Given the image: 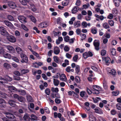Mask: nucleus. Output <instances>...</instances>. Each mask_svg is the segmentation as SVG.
I'll list each match as a JSON object with an SVG mask.
<instances>
[{"instance_id":"obj_49","label":"nucleus","mask_w":121,"mask_h":121,"mask_svg":"<svg viewBox=\"0 0 121 121\" xmlns=\"http://www.w3.org/2000/svg\"><path fill=\"white\" fill-rule=\"evenodd\" d=\"M81 4V1L80 0H77L75 3V5L77 6H79Z\"/></svg>"},{"instance_id":"obj_46","label":"nucleus","mask_w":121,"mask_h":121,"mask_svg":"<svg viewBox=\"0 0 121 121\" xmlns=\"http://www.w3.org/2000/svg\"><path fill=\"white\" fill-rule=\"evenodd\" d=\"M78 58V55H75L73 57V61L74 62H77Z\"/></svg>"},{"instance_id":"obj_19","label":"nucleus","mask_w":121,"mask_h":121,"mask_svg":"<svg viewBox=\"0 0 121 121\" xmlns=\"http://www.w3.org/2000/svg\"><path fill=\"white\" fill-rule=\"evenodd\" d=\"M75 70V73L77 74H78L80 71V67L78 65H76Z\"/></svg>"},{"instance_id":"obj_45","label":"nucleus","mask_w":121,"mask_h":121,"mask_svg":"<svg viewBox=\"0 0 121 121\" xmlns=\"http://www.w3.org/2000/svg\"><path fill=\"white\" fill-rule=\"evenodd\" d=\"M55 102L56 103L59 104L61 102V101L59 99L56 98L55 99Z\"/></svg>"},{"instance_id":"obj_12","label":"nucleus","mask_w":121,"mask_h":121,"mask_svg":"<svg viewBox=\"0 0 121 121\" xmlns=\"http://www.w3.org/2000/svg\"><path fill=\"white\" fill-rule=\"evenodd\" d=\"M2 54L3 55V56L5 58H11V55L6 52H4Z\"/></svg>"},{"instance_id":"obj_4","label":"nucleus","mask_w":121,"mask_h":121,"mask_svg":"<svg viewBox=\"0 0 121 121\" xmlns=\"http://www.w3.org/2000/svg\"><path fill=\"white\" fill-rule=\"evenodd\" d=\"M20 56L22 59L21 62L22 63H27L28 62V57L25 54H22Z\"/></svg>"},{"instance_id":"obj_18","label":"nucleus","mask_w":121,"mask_h":121,"mask_svg":"<svg viewBox=\"0 0 121 121\" xmlns=\"http://www.w3.org/2000/svg\"><path fill=\"white\" fill-rule=\"evenodd\" d=\"M26 98L28 102H33V100L32 97L30 95L27 96Z\"/></svg>"},{"instance_id":"obj_50","label":"nucleus","mask_w":121,"mask_h":121,"mask_svg":"<svg viewBox=\"0 0 121 121\" xmlns=\"http://www.w3.org/2000/svg\"><path fill=\"white\" fill-rule=\"evenodd\" d=\"M106 54V51L105 50H102L101 52V56H104Z\"/></svg>"},{"instance_id":"obj_8","label":"nucleus","mask_w":121,"mask_h":121,"mask_svg":"<svg viewBox=\"0 0 121 121\" xmlns=\"http://www.w3.org/2000/svg\"><path fill=\"white\" fill-rule=\"evenodd\" d=\"M60 51L59 48L57 46H55L54 48V53L56 55L58 54Z\"/></svg>"},{"instance_id":"obj_5","label":"nucleus","mask_w":121,"mask_h":121,"mask_svg":"<svg viewBox=\"0 0 121 121\" xmlns=\"http://www.w3.org/2000/svg\"><path fill=\"white\" fill-rule=\"evenodd\" d=\"M18 19L21 22L23 23H26L27 22L26 18L22 16H18Z\"/></svg>"},{"instance_id":"obj_43","label":"nucleus","mask_w":121,"mask_h":121,"mask_svg":"<svg viewBox=\"0 0 121 121\" xmlns=\"http://www.w3.org/2000/svg\"><path fill=\"white\" fill-rule=\"evenodd\" d=\"M112 13L114 15H115L117 13V9L115 8H113L112 10Z\"/></svg>"},{"instance_id":"obj_13","label":"nucleus","mask_w":121,"mask_h":121,"mask_svg":"<svg viewBox=\"0 0 121 121\" xmlns=\"http://www.w3.org/2000/svg\"><path fill=\"white\" fill-rule=\"evenodd\" d=\"M9 104L12 107H15L16 105L15 102L13 100H10L8 102Z\"/></svg>"},{"instance_id":"obj_27","label":"nucleus","mask_w":121,"mask_h":121,"mask_svg":"<svg viewBox=\"0 0 121 121\" xmlns=\"http://www.w3.org/2000/svg\"><path fill=\"white\" fill-rule=\"evenodd\" d=\"M80 36L82 38L81 39V40L82 41L86 39V35L84 34H80Z\"/></svg>"},{"instance_id":"obj_15","label":"nucleus","mask_w":121,"mask_h":121,"mask_svg":"<svg viewBox=\"0 0 121 121\" xmlns=\"http://www.w3.org/2000/svg\"><path fill=\"white\" fill-rule=\"evenodd\" d=\"M79 7L78 6H75L74 8L72 10V12L73 13H77L78 11Z\"/></svg>"},{"instance_id":"obj_53","label":"nucleus","mask_w":121,"mask_h":121,"mask_svg":"<svg viewBox=\"0 0 121 121\" xmlns=\"http://www.w3.org/2000/svg\"><path fill=\"white\" fill-rule=\"evenodd\" d=\"M106 37V35L105 34L104 35H103L102 37V39H104L103 41V42L104 43V44L106 43V38H105Z\"/></svg>"},{"instance_id":"obj_38","label":"nucleus","mask_w":121,"mask_h":121,"mask_svg":"<svg viewBox=\"0 0 121 121\" xmlns=\"http://www.w3.org/2000/svg\"><path fill=\"white\" fill-rule=\"evenodd\" d=\"M112 93L114 96H117L119 94V92L118 91H113L112 92Z\"/></svg>"},{"instance_id":"obj_55","label":"nucleus","mask_w":121,"mask_h":121,"mask_svg":"<svg viewBox=\"0 0 121 121\" xmlns=\"http://www.w3.org/2000/svg\"><path fill=\"white\" fill-rule=\"evenodd\" d=\"M85 92L83 91H81L80 93V96L82 97H84Z\"/></svg>"},{"instance_id":"obj_24","label":"nucleus","mask_w":121,"mask_h":121,"mask_svg":"<svg viewBox=\"0 0 121 121\" xmlns=\"http://www.w3.org/2000/svg\"><path fill=\"white\" fill-rule=\"evenodd\" d=\"M17 100L20 102H23L25 100V98L22 96H19Z\"/></svg>"},{"instance_id":"obj_37","label":"nucleus","mask_w":121,"mask_h":121,"mask_svg":"<svg viewBox=\"0 0 121 121\" xmlns=\"http://www.w3.org/2000/svg\"><path fill=\"white\" fill-rule=\"evenodd\" d=\"M8 19L10 21H13L14 20L13 17L11 15H9L8 16Z\"/></svg>"},{"instance_id":"obj_11","label":"nucleus","mask_w":121,"mask_h":121,"mask_svg":"<svg viewBox=\"0 0 121 121\" xmlns=\"http://www.w3.org/2000/svg\"><path fill=\"white\" fill-rule=\"evenodd\" d=\"M89 121H96V118L92 114L89 115Z\"/></svg>"},{"instance_id":"obj_64","label":"nucleus","mask_w":121,"mask_h":121,"mask_svg":"<svg viewBox=\"0 0 121 121\" xmlns=\"http://www.w3.org/2000/svg\"><path fill=\"white\" fill-rule=\"evenodd\" d=\"M91 18L90 16H86L85 17V19L87 21L90 20Z\"/></svg>"},{"instance_id":"obj_35","label":"nucleus","mask_w":121,"mask_h":121,"mask_svg":"<svg viewBox=\"0 0 121 121\" xmlns=\"http://www.w3.org/2000/svg\"><path fill=\"white\" fill-rule=\"evenodd\" d=\"M64 40L65 42H69V37L68 35L64 37Z\"/></svg>"},{"instance_id":"obj_62","label":"nucleus","mask_w":121,"mask_h":121,"mask_svg":"<svg viewBox=\"0 0 121 121\" xmlns=\"http://www.w3.org/2000/svg\"><path fill=\"white\" fill-rule=\"evenodd\" d=\"M5 78L7 79V80L9 81H12V78L8 76H7Z\"/></svg>"},{"instance_id":"obj_2","label":"nucleus","mask_w":121,"mask_h":121,"mask_svg":"<svg viewBox=\"0 0 121 121\" xmlns=\"http://www.w3.org/2000/svg\"><path fill=\"white\" fill-rule=\"evenodd\" d=\"M106 70L107 74L108 75H112L113 77H115L116 74V72L115 70L114 69H111L109 68H106Z\"/></svg>"},{"instance_id":"obj_29","label":"nucleus","mask_w":121,"mask_h":121,"mask_svg":"<svg viewBox=\"0 0 121 121\" xmlns=\"http://www.w3.org/2000/svg\"><path fill=\"white\" fill-rule=\"evenodd\" d=\"M30 18L31 21L34 23H35L36 22V20L35 18L33 16L31 15L30 16Z\"/></svg>"},{"instance_id":"obj_1","label":"nucleus","mask_w":121,"mask_h":121,"mask_svg":"<svg viewBox=\"0 0 121 121\" xmlns=\"http://www.w3.org/2000/svg\"><path fill=\"white\" fill-rule=\"evenodd\" d=\"M6 117L11 121H16V118L14 115L11 113L9 112L5 113Z\"/></svg>"},{"instance_id":"obj_60","label":"nucleus","mask_w":121,"mask_h":121,"mask_svg":"<svg viewBox=\"0 0 121 121\" xmlns=\"http://www.w3.org/2000/svg\"><path fill=\"white\" fill-rule=\"evenodd\" d=\"M53 52V51L52 50H50L48 53V55L49 56H52V54Z\"/></svg>"},{"instance_id":"obj_25","label":"nucleus","mask_w":121,"mask_h":121,"mask_svg":"<svg viewBox=\"0 0 121 121\" xmlns=\"http://www.w3.org/2000/svg\"><path fill=\"white\" fill-rule=\"evenodd\" d=\"M54 61L57 63H58L60 61V59L59 58L56 56H54L53 57Z\"/></svg>"},{"instance_id":"obj_47","label":"nucleus","mask_w":121,"mask_h":121,"mask_svg":"<svg viewBox=\"0 0 121 121\" xmlns=\"http://www.w3.org/2000/svg\"><path fill=\"white\" fill-rule=\"evenodd\" d=\"M21 26L24 30L26 31H28V29L25 25L22 24L21 25Z\"/></svg>"},{"instance_id":"obj_44","label":"nucleus","mask_w":121,"mask_h":121,"mask_svg":"<svg viewBox=\"0 0 121 121\" xmlns=\"http://www.w3.org/2000/svg\"><path fill=\"white\" fill-rule=\"evenodd\" d=\"M4 66L5 68L7 69H9L10 67V65L7 63H5L4 64Z\"/></svg>"},{"instance_id":"obj_36","label":"nucleus","mask_w":121,"mask_h":121,"mask_svg":"<svg viewBox=\"0 0 121 121\" xmlns=\"http://www.w3.org/2000/svg\"><path fill=\"white\" fill-rule=\"evenodd\" d=\"M111 61L110 58L109 57H106V65H108Z\"/></svg>"},{"instance_id":"obj_7","label":"nucleus","mask_w":121,"mask_h":121,"mask_svg":"<svg viewBox=\"0 0 121 121\" xmlns=\"http://www.w3.org/2000/svg\"><path fill=\"white\" fill-rule=\"evenodd\" d=\"M8 4L9 7L12 9H15L16 6L15 4L12 1H10L8 2Z\"/></svg>"},{"instance_id":"obj_10","label":"nucleus","mask_w":121,"mask_h":121,"mask_svg":"<svg viewBox=\"0 0 121 121\" xmlns=\"http://www.w3.org/2000/svg\"><path fill=\"white\" fill-rule=\"evenodd\" d=\"M16 49L17 52L18 53L20 54V55L22 54H23V51L22 49L20 48L17 47L16 48Z\"/></svg>"},{"instance_id":"obj_14","label":"nucleus","mask_w":121,"mask_h":121,"mask_svg":"<svg viewBox=\"0 0 121 121\" xmlns=\"http://www.w3.org/2000/svg\"><path fill=\"white\" fill-rule=\"evenodd\" d=\"M96 113L101 114L103 113L102 110L99 108H95V109Z\"/></svg>"},{"instance_id":"obj_28","label":"nucleus","mask_w":121,"mask_h":121,"mask_svg":"<svg viewBox=\"0 0 121 121\" xmlns=\"http://www.w3.org/2000/svg\"><path fill=\"white\" fill-rule=\"evenodd\" d=\"M4 22L5 25L9 27L11 26V25H12V23L8 21L5 20L4 21Z\"/></svg>"},{"instance_id":"obj_40","label":"nucleus","mask_w":121,"mask_h":121,"mask_svg":"<svg viewBox=\"0 0 121 121\" xmlns=\"http://www.w3.org/2000/svg\"><path fill=\"white\" fill-rule=\"evenodd\" d=\"M75 80L77 83H79L80 82V78L78 76H76L75 78Z\"/></svg>"},{"instance_id":"obj_48","label":"nucleus","mask_w":121,"mask_h":121,"mask_svg":"<svg viewBox=\"0 0 121 121\" xmlns=\"http://www.w3.org/2000/svg\"><path fill=\"white\" fill-rule=\"evenodd\" d=\"M29 70H28L23 69L21 71L22 74H24L25 73L28 72Z\"/></svg>"},{"instance_id":"obj_41","label":"nucleus","mask_w":121,"mask_h":121,"mask_svg":"<svg viewBox=\"0 0 121 121\" xmlns=\"http://www.w3.org/2000/svg\"><path fill=\"white\" fill-rule=\"evenodd\" d=\"M108 23L109 25L111 26H113L114 25V22L111 20H108Z\"/></svg>"},{"instance_id":"obj_59","label":"nucleus","mask_w":121,"mask_h":121,"mask_svg":"<svg viewBox=\"0 0 121 121\" xmlns=\"http://www.w3.org/2000/svg\"><path fill=\"white\" fill-rule=\"evenodd\" d=\"M14 74L16 76H19L20 75V74L19 72L17 71H15L14 72Z\"/></svg>"},{"instance_id":"obj_33","label":"nucleus","mask_w":121,"mask_h":121,"mask_svg":"<svg viewBox=\"0 0 121 121\" xmlns=\"http://www.w3.org/2000/svg\"><path fill=\"white\" fill-rule=\"evenodd\" d=\"M92 87L94 90H100L101 89V88L97 85H94Z\"/></svg>"},{"instance_id":"obj_58","label":"nucleus","mask_w":121,"mask_h":121,"mask_svg":"<svg viewBox=\"0 0 121 121\" xmlns=\"http://www.w3.org/2000/svg\"><path fill=\"white\" fill-rule=\"evenodd\" d=\"M111 114L113 115H114L116 113V111L114 109H112L111 111Z\"/></svg>"},{"instance_id":"obj_16","label":"nucleus","mask_w":121,"mask_h":121,"mask_svg":"<svg viewBox=\"0 0 121 121\" xmlns=\"http://www.w3.org/2000/svg\"><path fill=\"white\" fill-rule=\"evenodd\" d=\"M8 89L9 90L11 91V92H14L16 91V89L15 87L11 86H9L8 87Z\"/></svg>"},{"instance_id":"obj_3","label":"nucleus","mask_w":121,"mask_h":121,"mask_svg":"<svg viewBox=\"0 0 121 121\" xmlns=\"http://www.w3.org/2000/svg\"><path fill=\"white\" fill-rule=\"evenodd\" d=\"M93 45L95 47V49L97 51H99V46L100 42L99 40L95 39L94 40L93 43Z\"/></svg>"},{"instance_id":"obj_21","label":"nucleus","mask_w":121,"mask_h":121,"mask_svg":"<svg viewBox=\"0 0 121 121\" xmlns=\"http://www.w3.org/2000/svg\"><path fill=\"white\" fill-rule=\"evenodd\" d=\"M74 26L75 27H79L80 26V22L79 21H78L76 22H74Z\"/></svg>"},{"instance_id":"obj_52","label":"nucleus","mask_w":121,"mask_h":121,"mask_svg":"<svg viewBox=\"0 0 121 121\" xmlns=\"http://www.w3.org/2000/svg\"><path fill=\"white\" fill-rule=\"evenodd\" d=\"M100 90H94V91H93L92 93L94 94H95L96 95H98L99 94V91Z\"/></svg>"},{"instance_id":"obj_39","label":"nucleus","mask_w":121,"mask_h":121,"mask_svg":"<svg viewBox=\"0 0 121 121\" xmlns=\"http://www.w3.org/2000/svg\"><path fill=\"white\" fill-rule=\"evenodd\" d=\"M90 4L89 3H88L87 4H85L83 5L82 6V7L83 9H86L88 8V7H89L90 6Z\"/></svg>"},{"instance_id":"obj_26","label":"nucleus","mask_w":121,"mask_h":121,"mask_svg":"<svg viewBox=\"0 0 121 121\" xmlns=\"http://www.w3.org/2000/svg\"><path fill=\"white\" fill-rule=\"evenodd\" d=\"M53 83L55 86H58L59 83V80L57 79H53Z\"/></svg>"},{"instance_id":"obj_61","label":"nucleus","mask_w":121,"mask_h":121,"mask_svg":"<svg viewBox=\"0 0 121 121\" xmlns=\"http://www.w3.org/2000/svg\"><path fill=\"white\" fill-rule=\"evenodd\" d=\"M13 59L14 61L17 62H19V59L16 57H13Z\"/></svg>"},{"instance_id":"obj_51","label":"nucleus","mask_w":121,"mask_h":121,"mask_svg":"<svg viewBox=\"0 0 121 121\" xmlns=\"http://www.w3.org/2000/svg\"><path fill=\"white\" fill-rule=\"evenodd\" d=\"M116 106L117 109L120 110L121 108V104H117L116 105Z\"/></svg>"},{"instance_id":"obj_32","label":"nucleus","mask_w":121,"mask_h":121,"mask_svg":"<svg viewBox=\"0 0 121 121\" xmlns=\"http://www.w3.org/2000/svg\"><path fill=\"white\" fill-rule=\"evenodd\" d=\"M110 51L112 54L113 56L116 55V52L115 49V48H113L110 50Z\"/></svg>"},{"instance_id":"obj_56","label":"nucleus","mask_w":121,"mask_h":121,"mask_svg":"<svg viewBox=\"0 0 121 121\" xmlns=\"http://www.w3.org/2000/svg\"><path fill=\"white\" fill-rule=\"evenodd\" d=\"M82 26L85 27H86L87 26V23L86 22H82Z\"/></svg>"},{"instance_id":"obj_22","label":"nucleus","mask_w":121,"mask_h":121,"mask_svg":"<svg viewBox=\"0 0 121 121\" xmlns=\"http://www.w3.org/2000/svg\"><path fill=\"white\" fill-rule=\"evenodd\" d=\"M1 34L2 35L6 36L7 37L9 35L8 33L5 30L1 32Z\"/></svg>"},{"instance_id":"obj_17","label":"nucleus","mask_w":121,"mask_h":121,"mask_svg":"<svg viewBox=\"0 0 121 121\" xmlns=\"http://www.w3.org/2000/svg\"><path fill=\"white\" fill-rule=\"evenodd\" d=\"M8 49L10 52L12 53H14L15 51L14 48L12 46H9L8 47Z\"/></svg>"},{"instance_id":"obj_23","label":"nucleus","mask_w":121,"mask_h":121,"mask_svg":"<svg viewBox=\"0 0 121 121\" xmlns=\"http://www.w3.org/2000/svg\"><path fill=\"white\" fill-rule=\"evenodd\" d=\"M31 118H30L29 119H31L32 120L34 121L37 120V117L35 115L32 114L30 116Z\"/></svg>"},{"instance_id":"obj_57","label":"nucleus","mask_w":121,"mask_h":121,"mask_svg":"<svg viewBox=\"0 0 121 121\" xmlns=\"http://www.w3.org/2000/svg\"><path fill=\"white\" fill-rule=\"evenodd\" d=\"M91 32L93 34H95L97 33V30L96 29H91Z\"/></svg>"},{"instance_id":"obj_9","label":"nucleus","mask_w":121,"mask_h":121,"mask_svg":"<svg viewBox=\"0 0 121 121\" xmlns=\"http://www.w3.org/2000/svg\"><path fill=\"white\" fill-rule=\"evenodd\" d=\"M60 80L62 81H66L67 80V78L65 75L62 74L60 76Z\"/></svg>"},{"instance_id":"obj_54","label":"nucleus","mask_w":121,"mask_h":121,"mask_svg":"<svg viewBox=\"0 0 121 121\" xmlns=\"http://www.w3.org/2000/svg\"><path fill=\"white\" fill-rule=\"evenodd\" d=\"M64 50L65 51L67 52L69 50V48L67 45H65L64 48Z\"/></svg>"},{"instance_id":"obj_6","label":"nucleus","mask_w":121,"mask_h":121,"mask_svg":"<svg viewBox=\"0 0 121 121\" xmlns=\"http://www.w3.org/2000/svg\"><path fill=\"white\" fill-rule=\"evenodd\" d=\"M7 39L8 40L11 42L13 43L16 41L15 38L12 35H9L7 37Z\"/></svg>"},{"instance_id":"obj_30","label":"nucleus","mask_w":121,"mask_h":121,"mask_svg":"<svg viewBox=\"0 0 121 121\" xmlns=\"http://www.w3.org/2000/svg\"><path fill=\"white\" fill-rule=\"evenodd\" d=\"M65 1L62 2L63 5L64 6H66L68 5L69 2V0H65Z\"/></svg>"},{"instance_id":"obj_31","label":"nucleus","mask_w":121,"mask_h":121,"mask_svg":"<svg viewBox=\"0 0 121 121\" xmlns=\"http://www.w3.org/2000/svg\"><path fill=\"white\" fill-rule=\"evenodd\" d=\"M23 118L25 120H28L30 119L29 115L28 114L26 113L24 116Z\"/></svg>"},{"instance_id":"obj_63","label":"nucleus","mask_w":121,"mask_h":121,"mask_svg":"<svg viewBox=\"0 0 121 121\" xmlns=\"http://www.w3.org/2000/svg\"><path fill=\"white\" fill-rule=\"evenodd\" d=\"M71 67L68 66L67 67L66 69L65 70L66 71L68 72H70V69Z\"/></svg>"},{"instance_id":"obj_20","label":"nucleus","mask_w":121,"mask_h":121,"mask_svg":"<svg viewBox=\"0 0 121 121\" xmlns=\"http://www.w3.org/2000/svg\"><path fill=\"white\" fill-rule=\"evenodd\" d=\"M62 115L60 113H58V117L60 119L61 121H65V119L63 117H61Z\"/></svg>"},{"instance_id":"obj_42","label":"nucleus","mask_w":121,"mask_h":121,"mask_svg":"<svg viewBox=\"0 0 121 121\" xmlns=\"http://www.w3.org/2000/svg\"><path fill=\"white\" fill-rule=\"evenodd\" d=\"M83 57L85 59H86L88 57H89V56H88V53L86 52H85L83 53Z\"/></svg>"},{"instance_id":"obj_34","label":"nucleus","mask_w":121,"mask_h":121,"mask_svg":"<svg viewBox=\"0 0 121 121\" xmlns=\"http://www.w3.org/2000/svg\"><path fill=\"white\" fill-rule=\"evenodd\" d=\"M51 91L50 89L48 88H47L45 90V94L48 95H49Z\"/></svg>"}]
</instances>
